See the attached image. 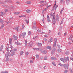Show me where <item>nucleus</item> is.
<instances>
[{
    "label": "nucleus",
    "mask_w": 73,
    "mask_h": 73,
    "mask_svg": "<svg viewBox=\"0 0 73 73\" xmlns=\"http://www.w3.org/2000/svg\"><path fill=\"white\" fill-rule=\"evenodd\" d=\"M9 43H10V45H12V39H11V38H9Z\"/></svg>",
    "instance_id": "nucleus-16"
},
{
    "label": "nucleus",
    "mask_w": 73,
    "mask_h": 73,
    "mask_svg": "<svg viewBox=\"0 0 73 73\" xmlns=\"http://www.w3.org/2000/svg\"><path fill=\"white\" fill-rule=\"evenodd\" d=\"M40 51H42L41 53H44V54H46V53H47V52L46 51H45V50L42 51V50H41Z\"/></svg>",
    "instance_id": "nucleus-13"
},
{
    "label": "nucleus",
    "mask_w": 73,
    "mask_h": 73,
    "mask_svg": "<svg viewBox=\"0 0 73 73\" xmlns=\"http://www.w3.org/2000/svg\"><path fill=\"white\" fill-rule=\"evenodd\" d=\"M28 19H27L25 20L26 22L28 24V23H29V21H28Z\"/></svg>",
    "instance_id": "nucleus-35"
},
{
    "label": "nucleus",
    "mask_w": 73,
    "mask_h": 73,
    "mask_svg": "<svg viewBox=\"0 0 73 73\" xmlns=\"http://www.w3.org/2000/svg\"><path fill=\"white\" fill-rule=\"evenodd\" d=\"M66 3L67 4H69V3H70V0H66Z\"/></svg>",
    "instance_id": "nucleus-23"
},
{
    "label": "nucleus",
    "mask_w": 73,
    "mask_h": 73,
    "mask_svg": "<svg viewBox=\"0 0 73 73\" xmlns=\"http://www.w3.org/2000/svg\"><path fill=\"white\" fill-rule=\"evenodd\" d=\"M66 59L68 61H69V57H67L66 58Z\"/></svg>",
    "instance_id": "nucleus-49"
},
{
    "label": "nucleus",
    "mask_w": 73,
    "mask_h": 73,
    "mask_svg": "<svg viewBox=\"0 0 73 73\" xmlns=\"http://www.w3.org/2000/svg\"><path fill=\"white\" fill-rule=\"evenodd\" d=\"M5 73H8V72H7V71H5Z\"/></svg>",
    "instance_id": "nucleus-64"
},
{
    "label": "nucleus",
    "mask_w": 73,
    "mask_h": 73,
    "mask_svg": "<svg viewBox=\"0 0 73 73\" xmlns=\"http://www.w3.org/2000/svg\"><path fill=\"white\" fill-rule=\"evenodd\" d=\"M45 3V2H44V1H40V4H42L43 3Z\"/></svg>",
    "instance_id": "nucleus-32"
},
{
    "label": "nucleus",
    "mask_w": 73,
    "mask_h": 73,
    "mask_svg": "<svg viewBox=\"0 0 73 73\" xmlns=\"http://www.w3.org/2000/svg\"><path fill=\"white\" fill-rule=\"evenodd\" d=\"M6 49L7 50L8 52H9V49H8V48H7V47L6 48Z\"/></svg>",
    "instance_id": "nucleus-44"
},
{
    "label": "nucleus",
    "mask_w": 73,
    "mask_h": 73,
    "mask_svg": "<svg viewBox=\"0 0 73 73\" xmlns=\"http://www.w3.org/2000/svg\"><path fill=\"white\" fill-rule=\"evenodd\" d=\"M42 20L43 21V23L44 24V16H43V19H42Z\"/></svg>",
    "instance_id": "nucleus-30"
},
{
    "label": "nucleus",
    "mask_w": 73,
    "mask_h": 73,
    "mask_svg": "<svg viewBox=\"0 0 73 73\" xmlns=\"http://www.w3.org/2000/svg\"><path fill=\"white\" fill-rule=\"evenodd\" d=\"M56 5V3H55V4H54V5L53 8L52 10V11H56V8H55V6Z\"/></svg>",
    "instance_id": "nucleus-8"
},
{
    "label": "nucleus",
    "mask_w": 73,
    "mask_h": 73,
    "mask_svg": "<svg viewBox=\"0 0 73 73\" xmlns=\"http://www.w3.org/2000/svg\"><path fill=\"white\" fill-rule=\"evenodd\" d=\"M47 59V57H45V58H44V60H46Z\"/></svg>",
    "instance_id": "nucleus-47"
},
{
    "label": "nucleus",
    "mask_w": 73,
    "mask_h": 73,
    "mask_svg": "<svg viewBox=\"0 0 73 73\" xmlns=\"http://www.w3.org/2000/svg\"><path fill=\"white\" fill-rule=\"evenodd\" d=\"M25 35H26V33L24 32L22 33V36L23 38L25 37Z\"/></svg>",
    "instance_id": "nucleus-11"
},
{
    "label": "nucleus",
    "mask_w": 73,
    "mask_h": 73,
    "mask_svg": "<svg viewBox=\"0 0 73 73\" xmlns=\"http://www.w3.org/2000/svg\"><path fill=\"white\" fill-rule=\"evenodd\" d=\"M24 27H25V25H23L22 27V29H24Z\"/></svg>",
    "instance_id": "nucleus-37"
},
{
    "label": "nucleus",
    "mask_w": 73,
    "mask_h": 73,
    "mask_svg": "<svg viewBox=\"0 0 73 73\" xmlns=\"http://www.w3.org/2000/svg\"><path fill=\"white\" fill-rule=\"evenodd\" d=\"M31 31H29V33H28V34H29V35H31Z\"/></svg>",
    "instance_id": "nucleus-54"
},
{
    "label": "nucleus",
    "mask_w": 73,
    "mask_h": 73,
    "mask_svg": "<svg viewBox=\"0 0 73 73\" xmlns=\"http://www.w3.org/2000/svg\"><path fill=\"white\" fill-rule=\"evenodd\" d=\"M58 52L59 53H60L61 51V50L60 49H58Z\"/></svg>",
    "instance_id": "nucleus-42"
},
{
    "label": "nucleus",
    "mask_w": 73,
    "mask_h": 73,
    "mask_svg": "<svg viewBox=\"0 0 73 73\" xmlns=\"http://www.w3.org/2000/svg\"><path fill=\"white\" fill-rule=\"evenodd\" d=\"M52 15L53 14H52V13H51L50 14L51 16H53Z\"/></svg>",
    "instance_id": "nucleus-63"
},
{
    "label": "nucleus",
    "mask_w": 73,
    "mask_h": 73,
    "mask_svg": "<svg viewBox=\"0 0 73 73\" xmlns=\"http://www.w3.org/2000/svg\"><path fill=\"white\" fill-rule=\"evenodd\" d=\"M17 36H16L15 35H13V40H17Z\"/></svg>",
    "instance_id": "nucleus-3"
},
{
    "label": "nucleus",
    "mask_w": 73,
    "mask_h": 73,
    "mask_svg": "<svg viewBox=\"0 0 73 73\" xmlns=\"http://www.w3.org/2000/svg\"><path fill=\"white\" fill-rule=\"evenodd\" d=\"M37 44L39 47H40L42 45V44L40 43H38Z\"/></svg>",
    "instance_id": "nucleus-14"
},
{
    "label": "nucleus",
    "mask_w": 73,
    "mask_h": 73,
    "mask_svg": "<svg viewBox=\"0 0 73 73\" xmlns=\"http://www.w3.org/2000/svg\"><path fill=\"white\" fill-rule=\"evenodd\" d=\"M4 25H2L1 26V28L2 29L4 27Z\"/></svg>",
    "instance_id": "nucleus-46"
},
{
    "label": "nucleus",
    "mask_w": 73,
    "mask_h": 73,
    "mask_svg": "<svg viewBox=\"0 0 73 73\" xmlns=\"http://www.w3.org/2000/svg\"><path fill=\"white\" fill-rule=\"evenodd\" d=\"M11 55V53L9 52L6 53L5 54V57L7 58V57H8V56H10Z\"/></svg>",
    "instance_id": "nucleus-6"
},
{
    "label": "nucleus",
    "mask_w": 73,
    "mask_h": 73,
    "mask_svg": "<svg viewBox=\"0 0 73 73\" xmlns=\"http://www.w3.org/2000/svg\"><path fill=\"white\" fill-rule=\"evenodd\" d=\"M57 7H58V5H56V6L55 5V8L56 9Z\"/></svg>",
    "instance_id": "nucleus-52"
},
{
    "label": "nucleus",
    "mask_w": 73,
    "mask_h": 73,
    "mask_svg": "<svg viewBox=\"0 0 73 73\" xmlns=\"http://www.w3.org/2000/svg\"><path fill=\"white\" fill-rule=\"evenodd\" d=\"M0 22L1 23H3V20L2 19H0Z\"/></svg>",
    "instance_id": "nucleus-36"
},
{
    "label": "nucleus",
    "mask_w": 73,
    "mask_h": 73,
    "mask_svg": "<svg viewBox=\"0 0 73 73\" xmlns=\"http://www.w3.org/2000/svg\"><path fill=\"white\" fill-rule=\"evenodd\" d=\"M20 12H18L17 13L15 12L14 13V15H19L20 13Z\"/></svg>",
    "instance_id": "nucleus-26"
},
{
    "label": "nucleus",
    "mask_w": 73,
    "mask_h": 73,
    "mask_svg": "<svg viewBox=\"0 0 73 73\" xmlns=\"http://www.w3.org/2000/svg\"><path fill=\"white\" fill-rule=\"evenodd\" d=\"M58 16H57L55 18V15H54L52 19V23L54 24L56 23V20L57 21L58 20Z\"/></svg>",
    "instance_id": "nucleus-1"
},
{
    "label": "nucleus",
    "mask_w": 73,
    "mask_h": 73,
    "mask_svg": "<svg viewBox=\"0 0 73 73\" xmlns=\"http://www.w3.org/2000/svg\"><path fill=\"white\" fill-rule=\"evenodd\" d=\"M64 8H62V9L61 10L60 13V14H62V11H63L64 10Z\"/></svg>",
    "instance_id": "nucleus-28"
},
{
    "label": "nucleus",
    "mask_w": 73,
    "mask_h": 73,
    "mask_svg": "<svg viewBox=\"0 0 73 73\" xmlns=\"http://www.w3.org/2000/svg\"><path fill=\"white\" fill-rule=\"evenodd\" d=\"M52 64L53 65H54V66H56V65L55 63L54 62H52Z\"/></svg>",
    "instance_id": "nucleus-34"
},
{
    "label": "nucleus",
    "mask_w": 73,
    "mask_h": 73,
    "mask_svg": "<svg viewBox=\"0 0 73 73\" xmlns=\"http://www.w3.org/2000/svg\"><path fill=\"white\" fill-rule=\"evenodd\" d=\"M54 41H55V43H56L57 42V39L56 38H55L54 39Z\"/></svg>",
    "instance_id": "nucleus-41"
},
{
    "label": "nucleus",
    "mask_w": 73,
    "mask_h": 73,
    "mask_svg": "<svg viewBox=\"0 0 73 73\" xmlns=\"http://www.w3.org/2000/svg\"><path fill=\"white\" fill-rule=\"evenodd\" d=\"M5 11L6 12H8L9 11L8 10V9H5Z\"/></svg>",
    "instance_id": "nucleus-43"
},
{
    "label": "nucleus",
    "mask_w": 73,
    "mask_h": 73,
    "mask_svg": "<svg viewBox=\"0 0 73 73\" xmlns=\"http://www.w3.org/2000/svg\"><path fill=\"white\" fill-rule=\"evenodd\" d=\"M10 48H11V49H12V48H13V46H10Z\"/></svg>",
    "instance_id": "nucleus-62"
},
{
    "label": "nucleus",
    "mask_w": 73,
    "mask_h": 73,
    "mask_svg": "<svg viewBox=\"0 0 73 73\" xmlns=\"http://www.w3.org/2000/svg\"><path fill=\"white\" fill-rule=\"evenodd\" d=\"M60 60L62 61H63V62H66V60H65L64 59L62 58H60Z\"/></svg>",
    "instance_id": "nucleus-9"
},
{
    "label": "nucleus",
    "mask_w": 73,
    "mask_h": 73,
    "mask_svg": "<svg viewBox=\"0 0 73 73\" xmlns=\"http://www.w3.org/2000/svg\"><path fill=\"white\" fill-rule=\"evenodd\" d=\"M19 28V27H14V29L15 30H17Z\"/></svg>",
    "instance_id": "nucleus-21"
},
{
    "label": "nucleus",
    "mask_w": 73,
    "mask_h": 73,
    "mask_svg": "<svg viewBox=\"0 0 73 73\" xmlns=\"http://www.w3.org/2000/svg\"><path fill=\"white\" fill-rule=\"evenodd\" d=\"M11 1V0H6V2H9V1Z\"/></svg>",
    "instance_id": "nucleus-53"
},
{
    "label": "nucleus",
    "mask_w": 73,
    "mask_h": 73,
    "mask_svg": "<svg viewBox=\"0 0 73 73\" xmlns=\"http://www.w3.org/2000/svg\"><path fill=\"white\" fill-rule=\"evenodd\" d=\"M26 17V15L21 16H19V17Z\"/></svg>",
    "instance_id": "nucleus-39"
},
{
    "label": "nucleus",
    "mask_w": 73,
    "mask_h": 73,
    "mask_svg": "<svg viewBox=\"0 0 73 73\" xmlns=\"http://www.w3.org/2000/svg\"><path fill=\"white\" fill-rule=\"evenodd\" d=\"M60 35H61V33H60V32H59L58 33V35H59V36H60Z\"/></svg>",
    "instance_id": "nucleus-55"
},
{
    "label": "nucleus",
    "mask_w": 73,
    "mask_h": 73,
    "mask_svg": "<svg viewBox=\"0 0 73 73\" xmlns=\"http://www.w3.org/2000/svg\"><path fill=\"white\" fill-rule=\"evenodd\" d=\"M45 4H43L41 5H40V7H43V6H44V5H45Z\"/></svg>",
    "instance_id": "nucleus-29"
},
{
    "label": "nucleus",
    "mask_w": 73,
    "mask_h": 73,
    "mask_svg": "<svg viewBox=\"0 0 73 73\" xmlns=\"http://www.w3.org/2000/svg\"><path fill=\"white\" fill-rule=\"evenodd\" d=\"M21 37V34L19 35V37L20 38Z\"/></svg>",
    "instance_id": "nucleus-60"
},
{
    "label": "nucleus",
    "mask_w": 73,
    "mask_h": 73,
    "mask_svg": "<svg viewBox=\"0 0 73 73\" xmlns=\"http://www.w3.org/2000/svg\"><path fill=\"white\" fill-rule=\"evenodd\" d=\"M68 51L66 52L65 53V54H68Z\"/></svg>",
    "instance_id": "nucleus-56"
},
{
    "label": "nucleus",
    "mask_w": 73,
    "mask_h": 73,
    "mask_svg": "<svg viewBox=\"0 0 73 73\" xmlns=\"http://www.w3.org/2000/svg\"><path fill=\"white\" fill-rule=\"evenodd\" d=\"M3 7H6V6L5 5H2Z\"/></svg>",
    "instance_id": "nucleus-59"
},
{
    "label": "nucleus",
    "mask_w": 73,
    "mask_h": 73,
    "mask_svg": "<svg viewBox=\"0 0 73 73\" xmlns=\"http://www.w3.org/2000/svg\"><path fill=\"white\" fill-rule=\"evenodd\" d=\"M53 39L52 38H50L48 41V42H52Z\"/></svg>",
    "instance_id": "nucleus-17"
},
{
    "label": "nucleus",
    "mask_w": 73,
    "mask_h": 73,
    "mask_svg": "<svg viewBox=\"0 0 73 73\" xmlns=\"http://www.w3.org/2000/svg\"><path fill=\"white\" fill-rule=\"evenodd\" d=\"M31 10L29 9H27L26 10V12L27 13H31Z\"/></svg>",
    "instance_id": "nucleus-15"
},
{
    "label": "nucleus",
    "mask_w": 73,
    "mask_h": 73,
    "mask_svg": "<svg viewBox=\"0 0 73 73\" xmlns=\"http://www.w3.org/2000/svg\"><path fill=\"white\" fill-rule=\"evenodd\" d=\"M15 44H16V45H21V44L19 42H15Z\"/></svg>",
    "instance_id": "nucleus-22"
},
{
    "label": "nucleus",
    "mask_w": 73,
    "mask_h": 73,
    "mask_svg": "<svg viewBox=\"0 0 73 73\" xmlns=\"http://www.w3.org/2000/svg\"><path fill=\"white\" fill-rule=\"evenodd\" d=\"M56 43L54 42V44H53V46H56Z\"/></svg>",
    "instance_id": "nucleus-40"
},
{
    "label": "nucleus",
    "mask_w": 73,
    "mask_h": 73,
    "mask_svg": "<svg viewBox=\"0 0 73 73\" xmlns=\"http://www.w3.org/2000/svg\"><path fill=\"white\" fill-rule=\"evenodd\" d=\"M16 3H17V4H20V2L19 1H16Z\"/></svg>",
    "instance_id": "nucleus-57"
},
{
    "label": "nucleus",
    "mask_w": 73,
    "mask_h": 73,
    "mask_svg": "<svg viewBox=\"0 0 73 73\" xmlns=\"http://www.w3.org/2000/svg\"><path fill=\"white\" fill-rule=\"evenodd\" d=\"M23 51H21L20 52V54H21V55H23Z\"/></svg>",
    "instance_id": "nucleus-33"
},
{
    "label": "nucleus",
    "mask_w": 73,
    "mask_h": 73,
    "mask_svg": "<svg viewBox=\"0 0 73 73\" xmlns=\"http://www.w3.org/2000/svg\"><path fill=\"white\" fill-rule=\"evenodd\" d=\"M10 52H11V53H12L11 55V56H13V55H15V52H13V51L11 50L10 51Z\"/></svg>",
    "instance_id": "nucleus-4"
},
{
    "label": "nucleus",
    "mask_w": 73,
    "mask_h": 73,
    "mask_svg": "<svg viewBox=\"0 0 73 73\" xmlns=\"http://www.w3.org/2000/svg\"><path fill=\"white\" fill-rule=\"evenodd\" d=\"M46 49H49L50 50H52V48L50 46H47L46 48Z\"/></svg>",
    "instance_id": "nucleus-10"
},
{
    "label": "nucleus",
    "mask_w": 73,
    "mask_h": 73,
    "mask_svg": "<svg viewBox=\"0 0 73 73\" xmlns=\"http://www.w3.org/2000/svg\"><path fill=\"white\" fill-rule=\"evenodd\" d=\"M60 3H62L63 4H65V1L64 0H60Z\"/></svg>",
    "instance_id": "nucleus-12"
},
{
    "label": "nucleus",
    "mask_w": 73,
    "mask_h": 73,
    "mask_svg": "<svg viewBox=\"0 0 73 73\" xmlns=\"http://www.w3.org/2000/svg\"><path fill=\"white\" fill-rule=\"evenodd\" d=\"M40 50L41 51V48H36V50Z\"/></svg>",
    "instance_id": "nucleus-27"
},
{
    "label": "nucleus",
    "mask_w": 73,
    "mask_h": 73,
    "mask_svg": "<svg viewBox=\"0 0 73 73\" xmlns=\"http://www.w3.org/2000/svg\"><path fill=\"white\" fill-rule=\"evenodd\" d=\"M44 41H46L47 40V39H46V38H44Z\"/></svg>",
    "instance_id": "nucleus-50"
},
{
    "label": "nucleus",
    "mask_w": 73,
    "mask_h": 73,
    "mask_svg": "<svg viewBox=\"0 0 73 73\" xmlns=\"http://www.w3.org/2000/svg\"><path fill=\"white\" fill-rule=\"evenodd\" d=\"M9 58H7L6 59V61H8L9 60Z\"/></svg>",
    "instance_id": "nucleus-58"
},
{
    "label": "nucleus",
    "mask_w": 73,
    "mask_h": 73,
    "mask_svg": "<svg viewBox=\"0 0 73 73\" xmlns=\"http://www.w3.org/2000/svg\"><path fill=\"white\" fill-rule=\"evenodd\" d=\"M63 20L62 19V21L61 22V23H60V25H61V24H62V23H63Z\"/></svg>",
    "instance_id": "nucleus-51"
},
{
    "label": "nucleus",
    "mask_w": 73,
    "mask_h": 73,
    "mask_svg": "<svg viewBox=\"0 0 73 73\" xmlns=\"http://www.w3.org/2000/svg\"><path fill=\"white\" fill-rule=\"evenodd\" d=\"M25 54H26V56H28L29 54V53L28 52H26Z\"/></svg>",
    "instance_id": "nucleus-38"
},
{
    "label": "nucleus",
    "mask_w": 73,
    "mask_h": 73,
    "mask_svg": "<svg viewBox=\"0 0 73 73\" xmlns=\"http://www.w3.org/2000/svg\"><path fill=\"white\" fill-rule=\"evenodd\" d=\"M3 45H2L1 47L0 48V51H1L2 50V49H3Z\"/></svg>",
    "instance_id": "nucleus-24"
},
{
    "label": "nucleus",
    "mask_w": 73,
    "mask_h": 73,
    "mask_svg": "<svg viewBox=\"0 0 73 73\" xmlns=\"http://www.w3.org/2000/svg\"><path fill=\"white\" fill-rule=\"evenodd\" d=\"M51 60H57V59H56L55 57H52L51 58Z\"/></svg>",
    "instance_id": "nucleus-18"
},
{
    "label": "nucleus",
    "mask_w": 73,
    "mask_h": 73,
    "mask_svg": "<svg viewBox=\"0 0 73 73\" xmlns=\"http://www.w3.org/2000/svg\"><path fill=\"white\" fill-rule=\"evenodd\" d=\"M47 20L48 22H50V20L49 18V15L47 16Z\"/></svg>",
    "instance_id": "nucleus-7"
},
{
    "label": "nucleus",
    "mask_w": 73,
    "mask_h": 73,
    "mask_svg": "<svg viewBox=\"0 0 73 73\" xmlns=\"http://www.w3.org/2000/svg\"><path fill=\"white\" fill-rule=\"evenodd\" d=\"M47 2L46 1H45V5H46L47 4Z\"/></svg>",
    "instance_id": "nucleus-61"
},
{
    "label": "nucleus",
    "mask_w": 73,
    "mask_h": 73,
    "mask_svg": "<svg viewBox=\"0 0 73 73\" xmlns=\"http://www.w3.org/2000/svg\"><path fill=\"white\" fill-rule=\"evenodd\" d=\"M36 56L37 58H38L39 56L38 55H36Z\"/></svg>",
    "instance_id": "nucleus-48"
},
{
    "label": "nucleus",
    "mask_w": 73,
    "mask_h": 73,
    "mask_svg": "<svg viewBox=\"0 0 73 73\" xmlns=\"http://www.w3.org/2000/svg\"><path fill=\"white\" fill-rule=\"evenodd\" d=\"M33 24L34 25H36V22H34L33 23Z\"/></svg>",
    "instance_id": "nucleus-45"
},
{
    "label": "nucleus",
    "mask_w": 73,
    "mask_h": 73,
    "mask_svg": "<svg viewBox=\"0 0 73 73\" xmlns=\"http://www.w3.org/2000/svg\"><path fill=\"white\" fill-rule=\"evenodd\" d=\"M47 9H48V8H44V10H42V12H44V11H46V10H47Z\"/></svg>",
    "instance_id": "nucleus-19"
},
{
    "label": "nucleus",
    "mask_w": 73,
    "mask_h": 73,
    "mask_svg": "<svg viewBox=\"0 0 73 73\" xmlns=\"http://www.w3.org/2000/svg\"><path fill=\"white\" fill-rule=\"evenodd\" d=\"M33 29H35V30H37V28H36L35 26H34L33 27Z\"/></svg>",
    "instance_id": "nucleus-31"
},
{
    "label": "nucleus",
    "mask_w": 73,
    "mask_h": 73,
    "mask_svg": "<svg viewBox=\"0 0 73 73\" xmlns=\"http://www.w3.org/2000/svg\"><path fill=\"white\" fill-rule=\"evenodd\" d=\"M27 40L25 41V46H27Z\"/></svg>",
    "instance_id": "nucleus-25"
},
{
    "label": "nucleus",
    "mask_w": 73,
    "mask_h": 73,
    "mask_svg": "<svg viewBox=\"0 0 73 73\" xmlns=\"http://www.w3.org/2000/svg\"><path fill=\"white\" fill-rule=\"evenodd\" d=\"M1 14L0 15V16H3L4 15V13H3V12H1Z\"/></svg>",
    "instance_id": "nucleus-20"
},
{
    "label": "nucleus",
    "mask_w": 73,
    "mask_h": 73,
    "mask_svg": "<svg viewBox=\"0 0 73 73\" xmlns=\"http://www.w3.org/2000/svg\"><path fill=\"white\" fill-rule=\"evenodd\" d=\"M59 65H60L61 66H64V67L65 69H68V67H69V64H67L66 65L65 64H64L62 65L61 63H59Z\"/></svg>",
    "instance_id": "nucleus-2"
},
{
    "label": "nucleus",
    "mask_w": 73,
    "mask_h": 73,
    "mask_svg": "<svg viewBox=\"0 0 73 73\" xmlns=\"http://www.w3.org/2000/svg\"><path fill=\"white\" fill-rule=\"evenodd\" d=\"M26 4H32V2L31 1H26L25 2Z\"/></svg>",
    "instance_id": "nucleus-5"
}]
</instances>
